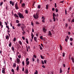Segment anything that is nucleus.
<instances>
[{
  "label": "nucleus",
  "instance_id": "f257e3e1",
  "mask_svg": "<svg viewBox=\"0 0 74 74\" xmlns=\"http://www.w3.org/2000/svg\"><path fill=\"white\" fill-rule=\"evenodd\" d=\"M18 15L20 18H23V15L22 14V13L19 12L18 14Z\"/></svg>",
  "mask_w": 74,
  "mask_h": 74
},
{
  "label": "nucleus",
  "instance_id": "f03ea898",
  "mask_svg": "<svg viewBox=\"0 0 74 74\" xmlns=\"http://www.w3.org/2000/svg\"><path fill=\"white\" fill-rule=\"evenodd\" d=\"M16 60L17 64H19V62H20V60L18 58H16Z\"/></svg>",
  "mask_w": 74,
  "mask_h": 74
},
{
  "label": "nucleus",
  "instance_id": "7ed1b4c3",
  "mask_svg": "<svg viewBox=\"0 0 74 74\" xmlns=\"http://www.w3.org/2000/svg\"><path fill=\"white\" fill-rule=\"evenodd\" d=\"M33 17L35 19H37V13H36V15L35 14L34 15Z\"/></svg>",
  "mask_w": 74,
  "mask_h": 74
},
{
  "label": "nucleus",
  "instance_id": "20e7f679",
  "mask_svg": "<svg viewBox=\"0 0 74 74\" xmlns=\"http://www.w3.org/2000/svg\"><path fill=\"white\" fill-rule=\"evenodd\" d=\"M15 8L16 10H18V9H19V8H18V4H17V3H16L15 4Z\"/></svg>",
  "mask_w": 74,
  "mask_h": 74
},
{
  "label": "nucleus",
  "instance_id": "39448f33",
  "mask_svg": "<svg viewBox=\"0 0 74 74\" xmlns=\"http://www.w3.org/2000/svg\"><path fill=\"white\" fill-rule=\"evenodd\" d=\"M2 73L3 74H5V68H3L2 69Z\"/></svg>",
  "mask_w": 74,
  "mask_h": 74
},
{
  "label": "nucleus",
  "instance_id": "423d86ee",
  "mask_svg": "<svg viewBox=\"0 0 74 74\" xmlns=\"http://www.w3.org/2000/svg\"><path fill=\"white\" fill-rule=\"evenodd\" d=\"M10 4H12V5L13 6L14 5V2L11 1H10Z\"/></svg>",
  "mask_w": 74,
  "mask_h": 74
},
{
  "label": "nucleus",
  "instance_id": "0eeeda50",
  "mask_svg": "<svg viewBox=\"0 0 74 74\" xmlns=\"http://www.w3.org/2000/svg\"><path fill=\"white\" fill-rule=\"evenodd\" d=\"M16 63H14L13 64V68H15V67H16Z\"/></svg>",
  "mask_w": 74,
  "mask_h": 74
},
{
  "label": "nucleus",
  "instance_id": "6e6552de",
  "mask_svg": "<svg viewBox=\"0 0 74 74\" xmlns=\"http://www.w3.org/2000/svg\"><path fill=\"white\" fill-rule=\"evenodd\" d=\"M66 38H65V40L66 42H67V41H68V39H69V38L68 36H66Z\"/></svg>",
  "mask_w": 74,
  "mask_h": 74
},
{
  "label": "nucleus",
  "instance_id": "1a4fd4ad",
  "mask_svg": "<svg viewBox=\"0 0 74 74\" xmlns=\"http://www.w3.org/2000/svg\"><path fill=\"white\" fill-rule=\"evenodd\" d=\"M3 23H1V22L0 21V26H1V28L2 29L3 27V25H2Z\"/></svg>",
  "mask_w": 74,
  "mask_h": 74
},
{
  "label": "nucleus",
  "instance_id": "9d476101",
  "mask_svg": "<svg viewBox=\"0 0 74 74\" xmlns=\"http://www.w3.org/2000/svg\"><path fill=\"white\" fill-rule=\"evenodd\" d=\"M11 49L13 51L14 53H15V50H14V46H12L11 47Z\"/></svg>",
  "mask_w": 74,
  "mask_h": 74
},
{
  "label": "nucleus",
  "instance_id": "9b49d317",
  "mask_svg": "<svg viewBox=\"0 0 74 74\" xmlns=\"http://www.w3.org/2000/svg\"><path fill=\"white\" fill-rule=\"evenodd\" d=\"M10 38V37H9V36L8 35H7L6 36V40H9V38Z\"/></svg>",
  "mask_w": 74,
  "mask_h": 74
},
{
  "label": "nucleus",
  "instance_id": "f8f14e48",
  "mask_svg": "<svg viewBox=\"0 0 74 74\" xmlns=\"http://www.w3.org/2000/svg\"><path fill=\"white\" fill-rule=\"evenodd\" d=\"M42 30L44 32H47V29H46L45 28H43Z\"/></svg>",
  "mask_w": 74,
  "mask_h": 74
},
{
  "label": "nucleus",
  "instance_id": "ddd939ff",
  "mask_svg": "<svg viewBox=\"0 0 74 74\" xmlns=\"http://www.w3.org/2000/svg\"><path fill=\"white\" fill-rule=\"evenodd\" d=\"M14 16L15 17H16V18H19V16H18V15H17V14H14Z\"/></svg>",
  "mask_w": 74,
  "mask_h": 74
},
{
  "label": "nucleus",
  "instance_id": "4468645a",
  "mask_svg": "<svg viewBox=\"0 0 74 74\" xmlns=\"http://www.w3.org/2000/svg\"><path fill=\"white\" fill-rule=\"evenodd\" d=\"M25 72L26 74H28V70L27 69L25 70Z\"/></svg>",
  "mask_w": 74,
  "mask_h": 74
},
{
  "label": "nucleus",
  "instance_id": "2eb2a0df",
  "mask_svg": "<svg viewBox=\"0 0 74 74\" xmlns=\"http://www.w3.org/2000/svg\"><path fill=\"white\" fill-rule=\"evenodd\" d=\"M34 41H36V42H37V37H34Z\"/></svg>",
  "mask_w": 74,
  "mask_h": 74
},
{
  "label": "nucleus",
  "instance_id": "dca6fc26",
  "mask_svg": "<svg viewBox=\"0 0 74 74\" xmlns=\"http://www.w3.org/2000/svg\"><path fill=\"white\" fill-rule=\"evenodd\" d=\"M48 34L49 36H51V35H52V34L51 33V31H49V33H48Z\"/></svg>",
  "mask_w": 74,
  "mask_h": 74
},
{
  "label": "nucleus",
  "instance_id": "f3484780",
  "mask_svg": "<svg viewBox=\"0 0 74 74\" xmlns=\"http://www.w3.org/2000/svg\"><path fill=\"white\" fill-rule=\"evenodd\" d=\"M18 43L21 45H22V42L21 41H18Z\"/></svg>",
  "mask_w": 74,
  "mask_h": 74
},
{
  "label": "nucleus",
  "instance_id": "a211bd4d",
  "mask_svg": "<svg viewBox=\"0 0 74 74\" xmlns=\"http://www.w3.org/2000/svg\"><path fill=\"white\" fill-rule=\"evenodd\" d=\"M25 41L27 44H29V42H28V40L26 38L25 39Z\"/></svg>",
  "mask_w": 74,
  "mask_h": 74
},
{
  "label": "nucleus",
  "instance_id": "6ab92c4d",
  "mask_svg": "<svg viewBox=\"0 0 74 74\" xmlns=\"http://www.w3.org/2000/svg\"><path fill=\"white\" fill-rule=\"evenodd\" d=\"M26 64H27V65H29V61H26Z\"/></svg>",
  "mask_w": 74,
  "mask_h": 74
},
{
  "label": "nucleus",
  "instance_id": "aec40b11",
  "mask_svg": "<svg viewBox=\"0 0 74 74\" xmlns=\"http://www.w3.org/2000/svg\"><path fill=\"white\" fill-rule=\"evenodd\" d=\"M53 19L54 22L56 21V18H55V17H53Z\"/></svg>",
  "mask_w": 74,
  "mask_h": 74
},
{
  "label": "nucleus",
  "instance_id": "412c9836",
  "mask_svg": "<svg viewBox=\"0 0 74 74\" xmlns=\"http://www.w3.org/2000/svg\"><path fill=\"white\" fill-rule=\"evenodd\" d=\"M60 50H62L63 48L62 47V46H61V45H60Z\"/></svg>",
  "mask_w": 74,
  "mask_h": 74
},
{
  "label": "nucleus",
  "instance_id": "4be33fe9",
  "mask_svg": "<svg viewBox=\"0 0 74 74\" xmlns=\"http://www.w3.org/2000/svg\"><path fill=\"white\" fill-rule=\"evenodd\" d=\"M55 16H56V15L54 13H53V17H55Z\"/></svg>",
  "mask_w": 74,
  "mask_h": 74
},
{
  "label": "nucleus",
  "instance_id": "5701e85b",
  "mask_svg": "<svg viewBox=\"0 0 74 74\" xmlns=\"http://www.w3.org/2000/svg\"><path fill=\"white\" fill-rule=\"evenodd\" d=\"M71 59L72 60V61L73 63H74V59L72 57L71 58Z\"/></svg>",
  "mask_w": 74,
  "mask_h": 74
},
{
  "label": "nucleus",
  "instance_id": "b1692460",
  "mask_svg": "<svg viewBox=\"0 0 74 74\" xmlns=\"http://www.w3.org/2000/svg\"><path fill=\"white\" fill-rule=\"evenodd\" d=\"M21 24L18 23L17 24V26H18V27H19V26H21Z\"/></svg>",
  "mask_w": 74,
  "mask_h": 74
},
{
  "label": "nucleus",
  "instance_id": "393cba45",
  "mask_svg": "<svg viewBox=\"0 0 74 74\" xmlns=\"http://www.w3.org/2000/svg\"><path fill=\"white\" fill-rule=\"evenodd\" d=\"M3 4V2L2 1L1 2H0V5L1 6V5H2Z\"/></svg>",
  "mask_w": 74,
  "mask_h": 74
},
{
  "label": "nucleus",
  "instance_id": "a878e982",
  "mask_svg": "<svg viewBox=\"0 0 74 74\" xmlns=\"http://www.w3.org/2000/svg\"><path fill=\"white\" fill-rule=\"evenodd\" d=\"M11 42H10V43L9 44V46L10 47H11Z\"/></svg>",
  "mask_w": 74,
  "mask_h": 74
},
{
  "label": "nucleus",
  "instance_id": "bb28decb",
  "mask_svg": "<svg viewBox=\"0 0 74 74\" xmlns=\"http://www.w3.org/2000/svg\"><path fill=\"white\" fill-rule=\"evenodd\" d=\"M25 13H26V14H28V11L27 10H25Z\"/></svg>",
  "mask_w": 74,
  "mask_h": 74
},
{
  "label": "nucleus",
  "instance_id": "cd10ccee",
  "mask_svg": "<svg viewBox=\"0 0 74 74\" xmlns=\"http://www.w3.org/2000/svg\"><path fill=\"white\" fill-rule=\"evenodd\" d=\"M25 4L23 3L22 4V7H25Z\"/></svg>",
  "mask_w": 74,
  "mask_h": 74
},
{
  "label": "nucleus",
  "instance_id": "c85d7f7f",
  "mask_svg": "<svg viewBox=\"0 0 74 74\" xmlns=\"http://www.w3.org/2000/svg\"><path fill=\"white\" fill-rule=\"evenodd\" d=\"M65 27H68V24L67 23H66Z\"/></svg>",
  "mask_w": 74,
  "mask_h": 74
},
{
  "label": "nucleus",
  "instance_id": "c756f323",
  "mask_svg": "<svg viewBox=\"0 0 74 74\" xmlns=\"http://www.w3.org/2000/svg\"><path fill=\"white\" fill-rule=\"evenodd\" d=\"M19 21L18 20H16V23H19Z\"/></svg>",
  "mask_w": 74,
  "mask_h": 74
},
{
  "label": "nucleus",
  "instance_id": "7c9ffc66",
  "mask_svg": "<svg viewBox=\"0 0 74 74\" xmlns=\"http://www.w3.org/2000/svg\"><path fill=\"white\" fill-rule=\"evenodd\" d=\"M62 56L63 57H64V56H65V53H63Z\"/></svg>",
  "mask_w": 74,
  "mask_h": 74
},
{
  "label": "nucleus",
  "instance_id": "2f4dec72",
  "mask_svg": "<svg viewBox=\"0 0 74 74\" xmlns=\"http://www.w3.org/2000/svg\"><path fill=\"white\" fill-rule=\"evenodd\" d=\"M19 66H18L16 68L17 71H18V70H19Z\"/></svg>",
  "mask_w": 74,
  "mask_h": 74
},
{
  "label": "nucleus",
  "instance_id": "473e14b6",
  "mask_svg": "<svg viewBox=\"0 0 74 74\" xmlns=\"http://www.w3.org/2000/svg\"><path fill=\"white\" fill-rule=\"evenodd\" d=\"M55 11H56V12H58V10L57 9V8L56 9Z\"/></svg>",
  "mask_w": 74,
  "mask_h": 74
},
{
  "label": "nucleus",
  "instance_id": "72a5a7b5",
  "mask_svg": "<svg viewBox=\"0 0 74 74\" xmlns=\"http://www.w3.org/2000/svg\"><path fill=\"white\" fill-rule=\"evenodd\" d=\"M62 68H60V73H62V70H61Z\"/></svg>",
  "mask_w": 74,
  "mask_h": 74
},
{
  "label": "nucleus",
  "instance_id": "f704fd0d",
  "mask_svg": "<svg viewBox=\"0 0 74 74\" xmlns=\"http://www.w3.org/2000/svg\"><path fill=\"white\" fill-rule=\"evenodd\" d=\"M41 5H39L38 6V8H39V9H40V8H41Z\"/></svg>",
  "mask_w": 74,
  "mask_h": 74
},
{
  "label": "nucleus",
  "instance_id": "c9c22d12",
  "mask_svg": "<svg viewBox=\"0 0 74 74\" xmlns=\"http://www.w3.org/2000/svg\"><path fill=\"white\" fill-rule=\"evenodd\" d=\"M13 41L14 42H15V41H16V38L15 37H14V38Z\"/></svg>",
  "mask_w": 74,
  "mask_h": 74
},
{
  "label": "nucleus",
  "instance_id": "e433bc0d",
  "mask_svg": "<svg viewBox=\"0 0 74 74\" xmlns=\"http://www.w3.org/2000/svg\"><path fill=\"white\" fill-rule=\"evenodd\" d=\"M40 57L41 59H44V57L42 56V55H41Z\"/></svg>",
  "mask_w": 74,
  "mask_h": 74
},
{
  "label": "nucleus",
  "instance_id": "4c0bfd02",
  "mask_svg": "<svg viewBox=\"0 0 74 74\" xmlns=\"http://www.w3.org/2000/svg\"><path fill=\"white\" fill-rule=\"evenodd\" d=\"M18 58H21V55H19L18 56Z\"/></svg>",
  "mask_w": 74,
  "mask_h": 74
},
{
  "label": "nucleus",
  "instance_id": "58836bf2",
  "mask_svg": "<svg viewBox=\"0 0 74 74\" xmlns=\"http://www.w3.org/2000/svg\"><path fill=\"white\" fill-rule=\"evenodd\" d=\"M43 36H41L40 37V39H41V40H42L43 39V38H42Z\"/></svg>",
  "mask_w": 74,
  "mask_h": 74
},
{
  "label": "nucleus",
  "instance_id": "ea45409f",
  "mask_svg": "<svg viewBox=\"0 0 74 74\" xmlns=\"http://www.w3.org/2000/svg\"><path fill=\"white\" fill-rule=\"evenodd\" d=\"M42 19H43V20H45V17H44V16H42Z\"/></svg>",
  "mask_w": 74,
  "mask_h": 74
},
{
  "label": "nucleus",
  "instance_id": "a19ab883",
  "mask_svg": "<svg viewBox=\"0 0 74 74\" xmlns=\"http://www.w3.org/2000/svg\"><path fill=\"white\" fill-rule=\"evenodd\" d=\"M11 71L12 72H13V73L14 72V70L13 69H12Z\"/></svg>",
  "mask_w": 74,
  "mask_h": 74
},
{
  "label": "nucleus",
  "instance_id": "79ce46f5",
  "mask_svg": "<svg viewBox=\"0 0 74 74\" xmlns=\"http://www.w3.org/2000/svg\"><path fill=\"white\" fill-rule=\"evenodd\" d=\"M41 62L42 63V64H44V61H43L41 60Z\"/></svg>",
  "mask_w": 74,
  "mask_h": 74
},
{
  "label": "nucleus",
  "instance_id": "37998d69",
  "mask_svg": "<svg viewBox=\"0 0 74 74\" xmlns=\"http://www.w3.org/2000/svg\"><path fill=\"white\" fill-rule=\"evenodd\" d=\"M65 11L66 15L67 14V10H66V9H65Z\"/></svg>",
  "mask_w": 74,
  "mask_h": 74
},
{
  "label": "nucleus",
  "instance_id": "c03bdc74",
  "mask_svg": "<svg viewBox=\"0 0 74 74\" xmlns=\"http://www.w3.org/2000/svg\"><path fill=\"white\" fill-rule=\"evenodd\" d=\"M34 74H37V70H36V71L35 72Z\"/></svg>",
  "mask_w": 74,
  "mask_h": 74
},
{
  "label": "nucleus",
  "instance_id": "a18cd8bd",
  "mask_svg": "<svg viewBox=\"0 0 74 74\" xmlns=\"http://www.w3.org/2000/svg\"><path fill=\"white\" fill-rule=\"evenodd\" d=\"M33 57H34V58H37V56L35 55H33Z\"/></svg>",
  "mask_w": 74,
  "mask_h": 74
},
{
  "label": "nucleus",
  "instance_id": "49530a36",
  "mask_svg": "<svg viewBox=\"0 0 74 74\" xmlns=\"http://www.w3.org/2000/svg\"><path fill=\"white\" fill-rule=\"evenodd\" d=\"M34 60L35 59H34V58H32V60L33 62H34Z\"/></svg>",
  "mask_w": 74,
  "mask_h": 74
},
{
  "label": "nucleus",
  "instance_id": "de8ad7c7",
  "mask_svg": "<svg viewBox=\"0 0 74 74\" xmlns=\"http://www.w3.org/2000/svg\"><path fill=\"white\" fill-rule=\"evenodd\" d=\"M55 7H56H56H57V6L56 5V3H55Z\"/></svg>",
  "mask_w": 74,
  "mask_h": 74
},
{
  "label": "nucleus",
  "instance_id": "09e8293b",
  "mask_svg": "<svg viewBox=\"0 0 74 74\" xmlns=\"http://www.w3.org/2000/svg\"><path fill=\"white\" fill-rule=\"evenodd\" d=\"M31 36L32 37H34V35H33V33H31Z\"/></svg>",
  "mask_w": 74,
  "mask_h": 74
},
{
  "label": "nucleus",
  "instance_id": "8fccbe9b",
  "mask_svg": "<svg viewBox=\"0 0 74 74\" xmlns=\"http://www.w3.org/2000/svg\"><path fill=\"white\" fill-rule=\"evenodd\" d=\"M70 40L71 41H73V38H70Z\"/></svg>",
  "mask_w": 74,
  "mask_h": 74
},
{
  "label": "nucleus",
  "instance_id": "3c124183",
  "mask_svg": "<svg viewBox=\"0 0 74 74\" xmlns=\"http://www.w3.org/2000/svg\"><path fill=\"white\" fill-rule=\"evenodd\" d=\"M29 60V59L28 58H27L26 59V62H27L29 61H28V60Z\"/></svg>",
  "mask_w": 74,
  "mask_h": 74
},
{
  "label": "nucleus",
  "instance_id": "603ef678",
  "mask_svg": "<svg viewBox=\"0 0 74 74\" xmlns=\"http://www.w3.org/2000/svg\"><path fill=\"white\" fill-rule=\"evenodd\" d=\"M7 32H8V33H10V30H7Z\"/></svg>",
  "mask_w": 74,
  "mask_h": 74
},
{
  "label": "nucleus",
  "instance_id": "864d4df0",
  "mask_svg": "<svg viewBox=\"0 0 74 74\" xmlns=\"http://www.w3.org/2000/svg\"><path fill=\"white\" fill-rule=\"evenodd\" d=\"M44 62H45V64H47V61L46 60H44Z\"/></svg>",
  "mask_w": 74,
  "mask_h": 74
},
{
  "label": "nucleus",
  "instance_id": "5fc2aeb1",
  "mask_svg": "<svg viewBox=\"0 0 74 74\" xmlns=\"http://www.w3.org/2000/svg\"><path fill=\"white\" fill-rule=\"evenodd\" d=\"M22 38L23 39V40H25V38L23 36L22 37Z\"/></svg>",
  "mask_w": 74,
  "mask_h": 74
},
{
  "label": "nucleus",
  "instance_id": "6e6d98bb",
  "mask_svg": "<svg viewBox=\"0 0 74 74\" xmlns=\"http://www.w3.org/2000/svg\"><path fill=\"white\" fill-rule=\"evenodd\" d=\"M22 34H23V35H24V34H25V32H23Z\"/></svg>",
  "mask_w": 74,
  "mask_h": 74
},
{
  "label": "nucleus",
  "instance_id": "4d7b16f0",
  "mask_svg": "<svg viewBox=\"0 0 74 74\" xmlns=\"http://www.w3.org/2000/svg\"><path fill=\"white\" fill-rule=\"evenodd\" d=\"M22 64L23 65H25V63H24V61L22 62Z\"/></svg>",
  "mask_w": 74,
  "mask_h": 74
},
{
  "label": "nucleus",
  "instance_id": "13d9d810",
  "mask_svg": "<svg viewBox=\"0 0 74 74\" xmlns=\"http://www.w3.org/2000/svg\"><path fill=\"white\" fill-rule=\"evenodd\" d=\"M40 49H41V50H42V48L41 47H40Z\"/></svg>",
  "mask_w": 74,
  "mask_h": 74
},
{
  "label": "nucleus",
  "instance_id": "bf43d9fd",
  "mask_svg": "<svg viewBox=\"0 0 74 74\" xmlns=\"http://www.w3.org/2000/svg\"><path fill=\"white\" fill-rule=\"evenodd\" d=\"M69 29H71V26H69Z\"/></svg>",
  "mask_w": 74,
  "mask_h": 74
},
{
  "label": "nucleus",
  "instance_id": "052dcab7",
  "mask_svg": "<svg viewBox=\"0 0 74 74\" xmlns=\"http://www.w3.org/2000/svg\"><path fill=\"white\" fill-rule=\"evenodd\" d=\"M46 8L47 9H48V5H47L46 6Z\"/></svg>",
  "mask_w": 74,
  "mask_h": 74
},
{
  "label": "nucleus",
  "instance_id": "680f3d73",
  "mask_svg": "<svg viewBox=\"0 0 74 74\" xmlns=\"http://www.w3.org/2000/svg\"><path fill=\"white\" fill-rule=\"evenodd\" d=\"M71 21H72V22H74V19H72Z\"/></svg>",
  "mask_w": 74,
  "mask_h": 74
},
{
  "label": "nucleus",
  "instance_id": "e2e57ef3",
  "mask_svg": "<svg viewBox=\"0 0 74 74\" xmlns=\"http://www.w3.org/2000/svg\"><path fill=\"white\" fill-rule=\"evenodd\" d=\"M72 9V8L71 7L69 8V10H71Z\"/></svg>",
  "mask_w": 74,
  "mask_h": 74
},
{
  "label": "nucleus",
  "instance_id": "0e129e2a",
  "mask_svg": "<svg viewBox=\"0 0 74 74\" xmlns=\"http://www.w3.org/2000/svg\"><path fill=\"white\" fill-rule=\"evenodd\" d=\"M70 20H71V19H68V22H70Z\"/></svg>",
  "mask_w": 74,
  "mask_h": 74
},
{
  "label": "nucleus",
  "instance_id": "69168bd1",
  "mask_svg": "<svg viewBox=\"0 0 74 74\" xmlns=\"http://www.w3.org/2000/svg\"><path fill=\"white\" fill-rule=\"evenodd\" d=\"M52 11H55V8H53L52 9Z\"/></svg>",
  "mask_w": 74,
  "mask_h": 74
},
{
  "label": "nucleus",
  "instance_id": "338daca9",
  "mask_svg": "<svg viewBox=\"0 0 74 74\" xmlns=\"http://www.w3.org/2000/svg\"><path fill=\"white\" fill-rule=\"evenodd\" d=\"M42 67H43V68H45V66H44V65H43L42 66Z\"/></svg>",
  "mask_w": 74,
  "mask_h": 74
},
{
  "label": "nucleus",
  "instance_id": "774afa93",
  "mask_svg": "<svg viewBox=\"0 0 74 74\" xmlns=\"http://www.w3.org/2000/svg\"><path fill=\"white\" fill-rule=\"evenodd\" d=\"M22 71H24V68L23 67L22 68Z\"/></svg>",
  "mask_w": 74,
  "mask_h": 74
}]
</instances>
